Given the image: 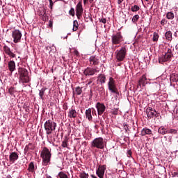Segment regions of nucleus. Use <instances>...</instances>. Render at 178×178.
Here are the masks:
<instances>
[{
    "label": "nucleus",
    "mask_w": 178,
    "mask_h": 178,
    "mask_svg": "<svg viewBox=\"0 0 178 178\" xmlns=\"http://www.w3.org/2000/svg\"><path fill=\"white\" fill-rule=\"evenodd\" d=\"M49 6L51 9H52V6H54V2L52 1V0H49Z\"/></svg>",
    "instance_id": "864d4df0"
},
{
    "label": "nucleus",
    "mask_w": 178,
    "mask_h": 178,
    "mask_svg": "<svg viewBox=\"0 0 178 178\" xmlns=\"http://www.w3.org/2000/svg\"><path fill=\"white\" fill-rule=\"evenodd\" d=\"M9 159L11 163H15V162L19 159V155L17 154V152H11L9 156Z\"/></svg>",
    "instance_id": "2eb2a0df"
},
{
    "label": "nucleus",
    "mask_w": 178,
    "mask_h": 178,
    "mask_svg": "<svg viewBox=\"0 0 178 178\" xmlns=\"http://www.w3.org/2000/svg\"><path fill=\"white\" fill-rule=\"evenodd\" d=\"M47 178H52V177H51V176H47Z\"/></svg>",
    "instance_id": "e2e57ef3"
},
{
    "label": "nucleus",
    "mask_w": 178,
    "mask_h": 178,
    "mask_svg": "<svg viewBox=\"0 0 178 178\" xmlns=\"http://www.w3.org/2000/svg\"><path fill=\"white\" fill-rule=\"evenodd\" d=\"M160 117L161 114L156 111V113H154V118H156V119H159Z\"/></svg>",
    "instance_id": "a18cd8bd"
},
{
    "label": "nucleus",
    "mask_w": 178,
    "mask_h": 178,
    "mask_svg": "<svg viewBox=\"0 0 178 178\" xmlns=\"http://www.w3.org/2000/svg\"><path fill=\"white\" fill-rule=\"evenodd\" d=\"M74 54H75V55H76V56H79V51H77V50H75L74 51Z\"/></svg>",
    "instance_id": "052dcab7"
},
{
    "label": "nucleus",
    "mask_w": 178,
    "mask_h": 178,
    "mask_svg": "<svg viewBox=\"0 0 178 178\" xmlns=\"http://www.w3.org/2000/svg\"><path fill=\"white\" fill-rule=\"evenodd\" d=\"M8 70L11 73H13V72H15V70H16V63H15L14 60H10L8 63Z\"/></svg>",
    "instance_id": "dca6fc26"
},
{
    "label": "nucleus",
    "mask_w": 178,
    "mask_h": 178,
    "mask_svg": "<svg viewBox=\"0 0 178 178\" xmlns=\"http://www.w3.org/2000/svg\"><path fill=\"white\" fill-rule=\"evenodd\" d=\"M175 35H177V33L176 32L175 33Z\"/></svg>",
    "instance_id": "0e129e2a"
},
{
    "label": "nucleus",
    "mask_w": 178,
    "mask_h": 178,
    "mask_svg": "<svg viewBox=\"0 0 178 178\" xmlns=\"http://www.w3.org/2000/svg\"><path fill=\"white\" fill-rule=\"evenodd\" d=\"M138 19H140V15H134L132 18L133 23H137V22L138 21Z\"/></svg>",
    "instance_id": "f704fd0d"
},
{
    "label": "nucleus",
    "mask_w": 178,
    "mask_h": 178,
    "mask_svg": "<svg viewBox=\"0 0 178 178\" xmlns=\"http://www.w3.org/2000/svg\"><path fill=\"white\" fill-rule=\"evenodd\" d=\"M131 154H132L131 150H128L127 151V156H128V158H131Z\"/></svg>",
    "instance_id": "8fccbe9b"
},
{
    "label": "nucleus",
    "mask_w": 178,
    "mask_h": 178,
    "mask_svg": "<svg viewBox=\"0 0 178 178\" xmlns=\"http://www.w3.org/2000/svg\"><path fill=\"white\" fill-rule=\"evenodd\" d=\"M76 15L77 19H79L80 20V19H81V16H82L83 14L76 13Z\"/></svg>",
    "instance_id": "5fc2aeb1"
},
{
    "label": "nucleus",
    "mask_w": 178,
    "mask_h": 178,
    "mask_svg": "<svg viewBox=\"0 0 178 178\" xmlns=\"http://www.w3.org/2000/svg\"><path fill=\"white\" fill-rule=\"evenodd\" d=\"M94 80H95V78H90L88 81V86H90V84H91L92 83V81H94Z\"/></svg>",
    "instance_id": "c03bdc74"
},
{
    "label": "nucleus",
    "mask_w": 178,
    "mask_h": 178,
    "mask_svg": "<svg viewBox=\"0 0 178 178\" xmlns=\"http://www.w3.org/2000/svg\"><path fill=\"white\" fill-rule=\"evenodd\" d=\"M92 111L91 108H88V110L86 111V116L88 120L90 121L92 120V115H91Z\"/></svg>",
    "instance_id": "a878e982"
},
{
    "label": "nucleus",
    "mask_w": 178,
    "mask_h": 178,
    "mask_svg": "<svg viewBox=\"0 0 178 178\" xmlns=\"http://www.w3.org/2000/svg\"><path fill=\"white\" fill-rule=\"evenodd\" d=\"M166 23H168V21H166L165 19H163L161 22V24L162 26H165V24H166Z\"/></svg>",
    "instance_id": "49530a36"
},
{
    "label": "nucleus",
    "mask_w": 178,
    "mask_h": 178,
    "mask_svg": "<svg viewBox=\"0 0 178 178\" xmlns=\"http://www.w3.org/2000/svg\"><path fill=\"white\" fill-rule=\"evenodd\" d=\"M58 177L60 178H69V177H67V175L65 174V172H60L58 173Z\"/></svg>",
    "instance_id": "c9c22d12"
},
{
    "label": "nucleus",
    "mask_w": 178,
    "mask_h": 178,
    "mask_svg": "<svg viewBox=\"0 0 178 178\" xmlns=\"http://www.w3.org/2000/svg\"><path fill=\"white\" fill-rule=\"evenodd\" d=\"M52 26H54V21L49 20V27L52 28Z\"/></svg>",
    "instance_id": "3c124183"
},
{
    "label": "nucleus",
    "mask_w": 178,
    "mask_h": 178,
    "mask_svg": "<svg viewBox=\"0 0 178 178\" xmlns=\"http://www.w3.org/2000/svg\"><path fill=\"white\" fill-rule=\"evenodd\" d=\"M104 138L101 137L96 138L91 143L92 148H98L99 149H104Z\"/></svg>",
    "instance_id": "20e7f679"
},
{
    "label": "nucleus",
    "mask_w": 178,
    "mask_h": 178,
    "mask_svg": "<svg viewBox=\"0 0 178 178\" xmlns=\"http://www.w3.org/2000/svg\"><path fill=\"white\" fill-rule=\"evenodd\" d=\"M62 147H63V148L67 147V140L63 141V143H62Z\"/></svg>",
    "instance_id": "37998d69"
},
{
    "label": "nucleus",
    "mask_w": 178,
    "mask_h": 178,
    "mask_svg": "<svg viewBox=\"0 0 178 178\" xmlns=\"http://www.w3.org/2000/svg\"><path fill=\"white\" fill-rule=\"evenodd\" d=\"M73 94L74 95V92H73Z\"/></svg>",
    "instance_id": "774afa93"
},
{
    "label": "nucleus",
    "mask_w": 178,
    "mask_h": 178,
    "mask_svg": "<svg viewBox=\"0 0 178 178\" xmlns=\"http://www.w3.org/2000/svg\"><path fill=\"white\" fill-rule=\"evenodd\" d=\"M34 149V145H33V143H29V145H26L25 146L24 152V154H27L28 152L33 151Z\"/></svg>",
    "instance_id": "aec40b11"
},
{
    "label": "nucleus",
    "mask_w": 178,
    "mask_h": 178,
    "mask_svg": "<svg viewBox=\"0 0 178 178\" xmlns=\"http://www.w3.org/2000/svg\"><path fill=\"white\" fill-rule=\"evenodd\" d=\"M177 113H178V110L177 111Z\"/></svg>",
    "instance_id": "69168bd1"
},
{
    "label": "nucleus",
    "mask_w": 178,
    "mask_h": 178,
    "mask_svg": "<svg viewBox=\"0 0 178 178\" xmlns=\"http://www.w3.org/2000/svg\"><path fill=\"white\" fill-rule=\"evenodd\" d=\"M43 20H45V21L48 20V17L47 16V14L45 13L43 15Z\"/></svg>",
    "instance_id": "6e6d98bb"
},
{
    "label": "nucleus",
    "mask_w": 178,
    "mask_h": 178,
    "mask_svg": "<svg viewBox=\"0 0 178 178\" xmlns=\"http://www.w3.org/2000/svg\"><path fill=\"white\" fill-rule=\"evenodd\" d=\"M96 108L97 109V113L99 115H102L104 112H105V110L106 109V107L105 106V104L102 103H97Z\"/></svg>",
    "instance_id": "ddd939ff"
},
{
    "label": "nucleus",
    "mask_w": 178,
    "mask_h": 178,
    "mask_svg": "<svg viewBox=\"0 0 178 178\" xmlns=\"http://www.w3.org/2000/svg\"><path fill=\"white\" fill-rule=\"evenodd\" d=\"M57 124L52 120H48L45 122L44 124V130L46 131L47 136H49V134H52L53 131L56 130Z\"/></svg>",
    "instance_id": "7ed1b4c3"
},
{
    "label": "nucleus",
    "mask_w": 178,
    "mask_h": 178,
    "mask_svg": "<svg viewBox=\"0 0 178 178\" xmlns=\"http://www.w3.org/2000/svg\"><path fill=\"white\" fill-rule=\"evenodd\" d=\"M8 55L10 56V58H16V54H13V52L9 53Z\"/></svg>",
    "instance_id": "09e8293b"
},
{
    "label": "nucleus",
    "mask_w": 178,
    "mask_h": 178,
    "mask_svg": "<svg viewBox=\"0 0 178 178\" xmlns=\"http://www.w3.org/2000/svg\"><path fill=\"white\" fill-rule=\"evenodd\" d=\"M89 62L90 66H98L100 63L99 57L97 56H91L89 58Z\"/></svg>",
    "instance_id": "f8f14e48"
},
{
    "label": "nucleus",
    "mask_w": 178,
    "mask_h": 178,
    "mask_svg": "<svg viewBox=\"0 0 178 178\" xmlns=\"http://www.w3.org/2000/svg\"><path fill=\"white\" fill-rule=\"evenodd\" d=\"M111 41L112 44L114 45H118V44H120L122 41H123V35H122V32H118L115 34H113L111 36Z\"/></svg>",
    "instance_id": "6e6552de"
},
{
    "label": "nucleus",
    "mask_w": 178,
    "mask_h": 178,
    "mask_svg": "<svg viewBox=\"0 0 178 178\" xmlns=\"http://www.w3.org/2000/svg\"><path fill=\"white\" fill-rule=\"evenodd\" d=\"M95 73H99L98 67L92 68L88 67L83 72L85 76H94Z\"/></svg>",
    "instance_id": "9d476101"
},
{
    "label": "nucleus",
    "mask_w": 178,
    "mask_h": 178,
    "mask_svg": "<svg viewBox=\"0 0 178 178\" xmlns=\"http://www.w3.org/2000/svg\"><path fill=\"white\" fill-rule=\"evenodd\" d=\"M156 113V110L152 108V107H148L146 108V115L148 119H152L154 118V115Z\"/></svg>",
    "instance_id": "4468645a"
},
{
    "label": "nucleus",
    "mask_w": 178,
    "mask_h": 178,
    "mask_svg": "<svg viewBox=\"0 0 178 178\" xmlns=\"http://www.w3.org/2000/svg\"><path fill=\"white\" fill-rule=\"evenodd\" d=\"M124 0H118V5H120V3H122V2H123Z\"/></svg>",
    "instance_id": "bf43d9fd"
},
{
    "label": "nucleus",
    "mask_w": 178,
    "mask_h": 178,
    "mask_svg": "<svg viewBox=\"0 0 178 178\" xmlns=\"http://www.w3.org/2000/svg\"><path fill=\"white\" fill-rule=\"evenodd\" d=\"M8 92L10 94V95H13L15 94V88L11 87L8 89Z\"/></svg>",
    "instance_id": "58836bf2"
},
{
    "label": "nucleus",
    "mask_w": 178,
    "mask_h": 178,
    "mask_svg": "<svg viewBox=\"0 0 178 178\" xmlns=\"http://www.w3.org/2000/svg\"><path fill=\"white\" fill-rule=\"evenodd\" d=\"M76 13L78 15L83 14V3L80 1L76 6Z\"/></svg>",
    "instance_id": "f3484780"
},
{
    "label": "nucleus",
    "mask_w": 178,
    "mask_h": 178,
    "mask_svg": "<svg viewBox=\"0 0 178 178\" xmlns=\"http://www.w3.org/2000/svg\"><path fill=\"white\" fill-rule=\"evenodd\" d=\"M165 40L168 41H172V31H168L165 34Z\"/></svg>",
    "instance_id": "cd10ccee"
},
{
    "label": "nucleus",
    "mask_w": 178,
    "mask_h": 178,
    "mask_svg": "<svg viewBox=\"0 0 178 178\" xmlns=\"http://www.w3.org/2000/svg\"><path fill=\"white\" fill-rule=\"evenodd\" d=\"M12 37L13 38V42H15V44H17V42H20V41H22V32L18 29H15L12 31Z\"/></svg>",
    "instance_id": "1a4fd4ad"
},
{
    "label": "nucleus",
    "mask_w": 178,
    "mask_h": 178,
    "mask_svg": "<svg viewBox=\"0 0 178 178\" xmlns=\"http://www.w3.org/2000/svg\"><path fill=\"white\" fill-rule=\"evenodd\" d=\"M170 80L172 83L178 81V75L176 73H172L170 75Z\"/></svg>",
    "instance_id": "b1692460"
},
{
    "label": "nucleus",
    "mask_w": 178,
    "mask_h": 178,
    "mask_svg": "<svg viewBox=\"0 0 178 178\" xmlns=\"http://www.w3.org/2000/svg\"><path fill=\"white\" fill-rule=\"evenodd\" d=\"M172 56H173V53L172 49H168L165 55L159 58V63H164V62H170L172 60Z\"/></svg>",
    "instance_id": "39448f33"
},
{
    "label": "nucleus",
    "mask_w": 178,
    "mask_h": 178,
    "mask_svg": "<svg viewBox=\"0 0 178 178\" xmlns=\"http://www.w3.org/2000/svg\"><path fill=\"white\" fill-rule=\"evenodd\" d=\"M159 38V35H158V33L156 32H154L153 33V41L154 42H156V41H158Z\"/></svg>",
    "instance_id": "72a5a7b5"
},
{
    "label": "nucleus",
    "mask_w": 178,
    "mask_h": 178,
    "mask_svg": "<svg viewBox=\"0 0 178 178\" xmlns=\"http://www.w3.org/2000/svg\"><path fill=\"white\" fill-rule=\"evenodd\" d=\"M97 111H95V109H93L92 111V115H97V113H96Z\"/></svg>",
    "instance_id": "13d9d810"
},
{
    "label": "nucleus",
    "mask_w": 178,
    "mask_h": 178,
    "mask_svg": "<svg viewBox=\"0 0 178 178\" xmlns=\"http://www.w3.org/2000/svg\"><path fill=\"white\" fill-rule=\"evenodd\" d=\"M145 81H147V76H145V75H143L139 79L138 88L140 87V88H141V86H143V87H145Z\"/></svg>",
    "instance_id": "6ab92c4d"
},
{
    "label": "nucleus",
    "mask_w": 178,
    "mask_h": 178,
    "mask_svg": "<svg viewBox=\"0 0 178 178\" xmlns=\"http://www.w3.org/2000/svg\"><path fill=\"white\" fill-rule=\"evenodd\" d=\"M91 177H92V178H97V177L95 175H91Z\"/></svg>",
    "instance_id": "680f3d73"
},
{
    "label": "nucleus",
    "mask_w": 178,
    "mask_h": 178,
    "mask_svg": "<svg viewBox=\"0 0 178 178\" xmlns=\"http://www.w3.org/2000/svg\"><path fill=\"white\" fill-rule=\"evenodd\" d=\"M69 15H70L71 16H74L75 13H74V8H71V9L69 11Z\"/></svg>",
    "instance_id": "a19ab883"
},
{
    "label": "nucleus",
    "mask_w": 178,
    "mask_h": 178,
    "mask_svg": "<svg viewBox=\"0 0 178 178\" xmlns=\"http://www.w3.org/2000/svg\"><path fill=\"white\" fill-rule=\"evenodd\" d=\"M105 170H106V165H99L98 169L96 170L97 176L99 178H104Z\"/></svg>",
    "instance_id": "9b49d317"
},
{
    "label": "nucleus",
    "mask_w": 178,
    "mask_h": 178,
    "mask_svg": "<svg viewBox=\"0 0 178 178\" xmlns=\"http://www.w3.org/2000/svg\"><path fill=\"white\" fill-rule=\"evenodd\" d=\"M168 134H177V130L173 129L168 130Z\"/></svg>",
    "instance_id": "4c0bfd02"
},
{
    "label": "nucleus",
    "mask_w": 178,
    "mask_h": 178,
    "mask_svg": "<svg viewBox=\"0 0 178 178\" xmlns=\"http://www.w3.org/2000/svg\"><path fill=\"white\" fill-rule=\"evenodd\" d=\"M8 55L10 56V58H16V54H13V52L9 53Z\"/></svg>",
    "instance_id": "de8ad7c7"
},
{
    "label": "nucleus",
    "mask_w": 178,
    "mask_h": 178,
    "mask_svg": "<svg viewBox=\"0 0 178 178\" xmlns=\"http://www.w3.org/2000/svg\"><path fill=\"white\" fill-rule=\"evenodd\" d=\"M27 170L30 172L31 173H34L35 172V166L34 165V163L31 162L29 164V167Z\"/></svg>",
    "instance_id": "4be33fe9"
},
{
    "label": "nucleus",
    "mask_w": 178,
    "mask_h": 178,
    "mask_svg": "<svg viewBox=\"0 0 178 178\" xmlns=\"http://www.w3.org/2000/svg\"><path fill=\"white\" fill-rule=\"evenodd\" d=\"M99 82L101 84H105L106 83V76L104 74H99Z\"/></svg>",
    "instance_id": "393cba45"
},
{
    "label": "nucleus",
    "mask_w": 178,
    "mask_h": 178,
    "mask_svg": "<svg viewBox=\"0 0 178 178\" xmlns=\"http://www.w3.org/2000/svg\"><path fill=\"white\" fill-rule=\"evenodd\" d=\"M19 81V83H27L30 81L29 76V71L24 67H19L18 68Z\"/></svg>",
    "instance_id": "f257e3e1"
},
{
    "label": "nucleus",
    "mask_w": 178,
    "mask_h": 178,
    "mask_svg": "<svg viewBox=\"0 0 178 178\" xmlns=\"http://www.w3.org/2000/svg\"><path fill=\"white\" fill-rule=\"evenodd\" d=\"M99 92L105 93V89L104 88H100Z\"/></svg>",
    "instance_id": "4d7b16f0"
},
{
    "label": "nucleus",
    "mask_w": 178,
    "mask_h": 178,
    "mask_svg": "<svg viewBox=\"0 0 178 178\" xmlns=\"http://www.w3.org/2000/svg\"><path fill=\"white\" fill-rule=\"evenodd\" d=\"M115 79L113 78L110 77L109 81L108 82V87L109 91L113 92V94H119V91L118 90V88H116V83H115Z\"/></svg>",
    "instance_id": "0eeeda50"
},
{
    "label": "nucleus",
    "mask_w": 178,
    "mask_h": 178,
    "mask_svg": "<svg viewBox=\"0 0 178 178\" xmlns=\"http://www.w3.org/2000/svg\"><path fill=\"white\" fill-rule=\"evenodd\" d=\"M166 17L169 20H173L175 19V14L172 12H168L166 15Z\"/></svg>",
    "instance_id": "c85d7f7f"
},
{
    "label": "nucleus",
    "mask_w": 178,
    "mask_h": 178,
    "mask_svg": "<svg viewBox=\"0 0 178 178\" xmlns=\"http://www.w3.org/2000/svg\"><path fill=\"white\" fill-rule=\"evenodd\" d=\"M146 1H148L149 0H145Z\"/></svg>",
    "instance_id": "338daca9"
},
{
    "label": "nucleus",
    "mask_w": 178,
    "mask_h": 178,
    "mask_svg": "<svg viewBox=\"0 0 178 178\" xmlns=\"http://www.w3.org/2000/svg\"><path fill=\"white\" fill-rule=\"evenodd\" d=\"M3 51L4 52L8 55L12 51H10V48H9V47L6 46V45H4L3 47Z\"/></svg>",
    "instance_id": "7c9ffc66"
},
{
    "label": "nucleus",
    "mask_w": 178,
    "mask_h": 178,
    "mask_svg": "<svg viewBox=\"0 0 178 178\" xmlns=\"http://www.w3.org/2000/svg\"><path fill=\"white\" fill-rule=\"evenodd\" d=\"M123 126H124V129L125 130V133H128L129 129V126L127 125V123H124Z\"/></svg>",
    "instance_id": "ea45409f"
},
{
    "label": "nucleus",
    "mask_w": 178,
    "mask_h": 178,
    "mask_svg": "<svg viewBox=\"0 0 178 178\" xmlns=\"http://www.w3.org/2000/svg\"><path fill=\"white\" fill-rule=\"evenodd\" d=\"M73 31H77V29H79V22L76 20L73 22Z\"/></svg>",
    "instance_id": "2f4dec72"
},
{
    "label": "nucleus",
    "mask_w": 178,
    "mask_h": 178,
    "mask_svg": "<svg viewBox=\"0 0 178 178\" xmlns=\"http://www.w3.org/2000/svg\"><path fill=\"white\" fill-rule=\"evenodd\" d=\"M45 90H47V88H43L40 90H39L40 99H42V101H44V99H45Z\"/></svg>",
    "instance_id": "5701e85b"
},
{
    "label": "nucleus",
    "mask_w": 178,
    "mask_h": 178,
    "mask_svg": "<svg viewBox=\"0 0 178 178\" xmlns=\"http://www.w3.org/2000/svg\"><path fill=\"white\" fill-rule=\"evenodd\" d=\"M152 134V131L148 128H143L141 131V136Z\"/></svg>",
    "instance_id": "412c9836"
},
{
    "label": "nucleus",
    "mask_w": 178,
    "mask_h": 178,
    "mask_svg": "<svg viewBox=\"0 0 178 178\" xmlns=\"http://www.w3.org/2000/svg\"><path fill=\"white\" fill-rule=\"evenodd\" d=\"M126 47H122L120 50H117L115 53V58L118 62H123L126 58Z\"/></svg>",
    "instance_id": "423d86ee"
},
{
    "label": "nucleus",
    "mask_w": 178,
    "mask_h": 178,
    "mask_svg": "<svg viewBox=\"0 0 178 178\" xmlns=\"http://www.w3.org/2000/svg\"><path fill=\"white\" fill-rule=\"evenodd\" d=\"M158 133L164 136V134H168V130L163 127H160L158 129Z\"/></svg>",
    "instance_id": "bb28decb"
},
{
    "label": "nucleus",
    "mask_w": 178,
    "mask_h": 178,
    "mask_svg": "<svg viewBox=\"0 0 178 178\" xmlns=\"http://www.w3.org/2000/svg\"><path fill=\"white\" fill-rule=\"evenodd\" d=\"M68 118L76 119L77 118V111L74 108H70L68 111Z\"/></svg>",
    "instance_id": "a211bd4d"
},
{
    "label": "nucleus",
    "mask_w": 178,
    "mask_h": 178,
    "mask_svg": "<svg viewBox=\"0 0 178 178\" xmlns=\"http://www.w3.org/2000/svg\"><path fill=\"white\" fill-rule=\"evenodd\" d=\"M51 151L47 147H44L40 153V156L42 159V163L44 166H47L49 163H51Z\"/></svg>",
    "instance_id": "f03ea898"
},
{
    "label": "nucleus",
    "mask_w": 178,
    "mask_h": 178,
    "mask_svg": "<svg viewBox=\"0 0 178 178\" xmlns=\"http://www.w3.org/2000/svg\"><path fill=\"white\" fill-rule=\"evenodd\" d=\"M75 92L76 95H81V92H83V90L81 89V88H80V86H77L75 88Z\"/></svg>",
    "instance_id": "c756f323"
},
{
    "label": "nucleus",
    "mask_w": 178,
    "mask_h": 178,
    "mask_svg": "<svg viewBox=\"0 0 178 178\" xmlns=\"http://www.w3.org/2000/svg\"><path fill=\"white\" fill-rule=\"evenodd\" d=\"M99 22L100 23H103L104 24H106V18L99 19Z\"/></svg>",
    "instance_id": "79ce46f5"
},
{
    "label": "nucleus",
    "mask_w": 178,
    "mask_h": 178,
    "mask_svg": "<svg viewBox=\"0 0 178 178\" xmlns=\"http://www.w3.org/2000/svg\"><path fill=\"white\" fill-rule=\"evenodd\" d=\"M112 114L113 115H118V108H115V109L113 110Z\"/></svg>",
    "instance_id": "603ef678"
},
{
    "label": "nucleus",
    "mask_w": 178,
    "mask_h": 178,
    "mask_svg": "<svg viewBox=\"0 0 178 178\" xmlns=\"http://www.w3.org/2000/svg\"><path fill=\"white\" fill-rule=\"evenodd\" d=\"M131 12H138L140 10V6L135 5L131 8Z\"/></svg>",
    "instance_id": "473e14b6"
},
{
    "label": "nucleus",
    "mask_w": 178,
    "mask_h": 178,
    "mask_svg": "<svg viewBox=\"0 0 178 178\" xmlns=\"http://www.w3.org/2000/svg\"><path fill=\"white\" fill-rule=\"evenodd\" d=\"M88 174L86 173L85 172H81L79 175L80 178H88Z\"/></svg>",
    "instance_id": "e433bc0d"
}]
</instances>
